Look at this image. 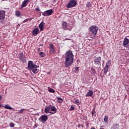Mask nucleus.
<instances>
[{
    "mask_svg": "<svg viewBox=\"0 0 129 129\" xmlns=\"http://www.w3.org/2000/svg\"><path fill=\"white\" fill-rule=\"evenodd\" d=\"M64 66L66 68L70 67L72 64H73V61H74V55L72 51H67L64 54Z\"/></svg>",
    "mask_w": 129,
    "mask_h": 129,
    "instance_id": "f257e3e1",
    "label": "nucleus"
},
{
    "mask_svg": "<svg viewBox=\"0 0 129 129\" xmlns=\"http://www.w3.org/2000/svg\"><path fill=\"white\" fill-rule=\"evenodd\" d=\"M27 67L30 70H31V71L33 72V73H34V74H37V73L39 72V70L37 69L38 67V66L34 63L32 60H29L28 61Z\"/></svg>",
    "mask_w": 129,
    "mask_h": 129,
    "instance_id": "f03ea898",
    "label": "nucleus"
},
{
    "mask_svg": "<svg viewBox=\"0 0 129 129\" xmlns=\"http://www.w3.org/2000/svg\"><path fill=\"white\" fill-rule=\"evenodd\" d=\"M89 31H90V32L92 33V37L91 38H92V39H94V37L96 36V34H97V31H98V27L95 25L91 26L89 28Z\"/></svg>",
    "mask_w": 129,
    "mask_h": 129,
    "instance_id": "7ed1b4c3",
    "label": "nucleus"
},
{
    "mask_svg": "<svg viewBox=\"0 0 129 129\" xmlns=\"http://www.w3.org/2000/svg\"><path fill=\"white\" fill-rule=\"evenodd\" d=\"M77 5V3L75 0H71L69 2L68 4H67V9H72V8H74Z\"/></svg>",
    "mask_w": 129,
    "mask_h": 129,
    "instance_id": "20e7f679",
    "label": "nucleus"
},
{
    "mask_svg": "<svg viewBox=\"0 0 129 129\" xmlns=\"http://www.w3.org/2000/svg\"><path fill=\"white\" fill-rule=\"evenodd\" d=\"M122 45L124 48H126L127 51H129V40L127 38H125L123 41Z\"/></svg>",
    "mask_w": 129,
    "mask_h": 129,
    "instance_id": "39448f33",
    "label": "nucleus"
},
{
    "mask_svg": "<svg viewBox=\"0 0 129 129\" xmlns=\"http://www.w3.org/2000/svg\"><path fill=\"white\" fill-rule=\"evenodd\" d=\"M19 61L22 62L23 63H25L26 62V56L22 52H20L18 55Z\"/></svg>",
    "mask_w": 129,
    "mask_h": 129,
    "instance_id": "423d86ee",
    "label": "nucleus"
},
{
    "mask_svg": "<svg viewBox=\"0 0 129 129\" xmlns=\"http://www.w3.org/2000/svg\"><path fill=\"white\" fill-rule=\"evenodd\" d=\"M94 63L96 66L101 65V57L98 56L94 59Z\"/></svg>",
    "mask_w": 129,
    "mask_h": 129,
    "instance_id": "0eeeda50",
    "label": "nucleus"
},
{
    "mask_svg": "<svg viewBox=\"0 0 129 129\" xmlns=\"http://www.w3.org/2000/svg\"><path fill=\"white\" fill-rule=\"evenodd\" d=\"M53 14V10L52 9L47 10L42 13L43 16L44 17H48V16H51Z\"/></svg>",
    "mask_w": 129,
    "mask_h": 129,
    "instance_id": "6e6552de",
    "label": "nucleus"
},
{
    "mask_svg": "<svg viewBox=\"0 0 129 129\" xmlns=\"http://www.w3.org/2000/svg\"><path fill=\"white\" fill-rule=\"evenodd\" d=\"M6 18V11L0 10V21H4Z\"/></svg>",
    "mask_w": 129,
    "mask_h": 129,
    "instance_id": "1a4fd4ad",
    "label": "nucleus"
},
{
    "mask_svg": "<svg viewBox=\"0 0 129 129\" xmlns=\"http://www.w3.org/2000/svg\"><path fill=\"white\" fill-rule=\"evenodd\" d=\"M40 33V30H39V28H35L32 30V34L33 35V36H37L38 34Z\"/></svg>",
    "mask_w": 129,
    "mask_h": 129,
    "instance_id": "9d476101",
    "label": "nucleus"
},
{
    "mask_svg": "<svg viewBox=\"0 0 129 129\" xmlns=\"http://www.w3.org/2000/svg\"><path fill=\"white\" fill-rule=\"evenodd\" d=\"M30 2L31 0H24L21 5V8H25V7L28 6V4Z\"/></svg>",
    "mask_w": 129,
    "mask_h": 129,
    "instance_id": "9b49d317",
    "label": "nucleus"
},
{
    "mask_svg": "<svg viewBox=\"0 0 129 129\" xmlns=\"http://www.w3.org/2000/svg\"><path fill=\"white\" fill-rule=\"evenodd\" d=\"M40 118H41V121L43 123H44V122L47 121V120H48V116H47V115H42L40 117Z\"/></svg>",
    "mask_w": 129,
    "mask_h": 129,
    "instance_id": "f8f14e48",
    "label": "nucleus"
},
{
    "mask_svg": "<svg viewBox=\"0 0 129 129\" xmlns=\"http://www.w3.org/2000/svg\"><path fill=\"white\" fill-rule=\"evenodd\" d=\"M50 110L51 111L54 112H51V114H54V113H56V112H57V109L56 108V107H55L54 106L51 105Z\"/></svg>",
    "mask_w": 129,
    "mask_h": 129,
    "instance_id": "ddd939ff",
    "label": "nucleus"
},
{
    "mask_svg": "<svg viewBox=\"0 0 129 129\" xmlns=\"http://www.w3.org/2000/svg\"><path fill=\"white\" fill-rule=\"evenodd\" d=\"M45 26V23L44 22H42L41 23H40L39 25V28L40 29V32H42V31L44 30V26Z\"/></svg>",
    "mask_w": 129,
    "mask_h": 129,
    "instance_id": "4468645a",
    "label": "nucleus"
},
{
    "mask_svg": "<svg viewBox=\"0 0 129 129\" xmlns=\"http://www.w3.org/2000/svg\"><path fill=\"white\" fill-rule=\"evenodd\" d=\"M119 124L113 123L111 126L110 129H119Z\"/></svg>",
    "mask_w": 129,
    "mask_h": 129,
    "instance_id": "2eb2a0df",
    "label": "nucleus"
},
{
    "mask_svg": "<svg viewBox=\"0 0 129 129\" xmlns=\"http://www.w3.org/2000/svg\"><path fill=\"white\" fill-rule=\"evenodd\" d=\"M50 110H51V105H49L48 107H46L45 108L44 112L45 113H51Z\"/></svg>",
    "mask_w": 129,
    "mask_h": 129,
    "instance_id": "dca6fc26",
    "label": "nucleus"
},
{
    "mask_svg": "<svg viewBox=\"0 0 129 129\" xmlns=\"http://www.w3.org/2000/svg\"><path fill=\"white\" fill-rule=\"evenodd\" d=\"M96 108V106H94L93 107V109L92 110L91 113L92 116H96V111H95V109Z\"/></svg>",
    "mask_w": 129,
    "mask_h": 129,
    "instance_id": "f3484780",
    "label": "nucleus"
},
{
    "mask_svg": "<svg viewBox=\"0 0 129 129\" xmlns=\"http://www.w3.org/2000/svg\"><path fill=\"white\" fill-rule=\"evenodd\" d=\"M93 95V91H92V90H89L88 92L86 94V96H87V97H91V96H92Z\"/></svg>",
    "mask_w": 129,
    "mask_h": 129,
    "instance_id": "a211bd4d",
    "label": "nucleus"
},
{
    "mask_svg": "<svg viewBox=\"0 0 129 129\" xmlns=\"http://www.w3.org/2000/svg\"><path fill=\"white\" fill-rule=\"evenodd\" d=\"M67 22L63 21L62 23V28L63 30H67Z\"/></svg>",
    "mask_w": 129,
    "mask_h": 129,
    "instance_id": "6ab92c4d",
    "label": "nucleus"
},
{
    "mask_svg": "<svg viewBox=\"0 0 129 129\" xmlns=\"http://www.w3.org/2000/svg\"><path fill=\"white\" fill-rule=\"evenodd\" d=\"M39 55L40 58H45L46 57V53L42 51L40 52Z\"/></svg>",
    "mask_w": 129,
    "mask_h": 129,
    "instance_id": "aec40b11",
    "label": "nucleus"
},
{
    "mask_svg": "<svg viewBox=\"0 0 129 129\" xmlns=\"http://www.w3.org/2000/svg\"><path fill=\"white\" fill-rule=\"evenodd\" d=\"M50 50L51 53H55V48H54V45L52 44H50Z\"/></svg>",
    "mask_w": 129,
    "mask_h": 129,
    "instance_id": "412c9836",
    "label": "nucleus"
},
{
    "mask_svg": "<svg viewBox=\"0 0 129 129\" xmlns=\"http://www.w3.org/2000/svg\"><path fill=\"white\" fill-rule=\"evenodd\" d=\"M3 107H5L6 109H10V110H12L13 109V107H11L9 104H6L5 106H3Z\"/></svg>",
    "mask_w": 129,
    "mask_h": 129,
    "instance_id": "4be33fe9",
    "label": "nucleus"
},
{
    "mask_svg": "<svg viewBox=\"0 0 129 129\" xmlns=\"http://www.w3.org/2000/svg\"><path fill=\"white\" fill-rule=\"evenodd\" d=\"M58 103H62L63 102V99L60 97H57Z\"/></svg>",
    "mask_w": 129,
    "mask_h": 129,
    "instance_id": "5701e85b",
    "label": "nucleus"
},
{
    "mask_svg": "<svg viewBox=\"0 0 129 129\" xmlns=\"http://www.w3.org/2000/svg\"><path fill=\"white\" fill-rule=\"evenodd\" d=\"M109 68V67H106V66H105L104 69V73L107 74V72L108 71Z\"/></svg>",
    "mask_w": 129,
    "mask_h": 129,
    "instance_id": "b1692460",
    "label": "nucleus"
},
{
    "mask_svg": "<svg viewBox=\"0 0 129 129\" xmlns=\"http://www.w3.org/2000/svg\"><path fill=\"white\" fill-rule=\"evenodd\" d=\"M25 110H28V109H26L25 108H22L21 110H19V111L18 112V113H25Z\"/></svg>",
    "mask_w": 129,
    "mask_h": 129,
    "instance_id": "393cba45",
    "label": "nucleus"
},
{
    "mask_svg": "<svg viewBox=\"0 0 129 129\" xmlns=\"http://www.w3.org/2000/svg\"><path fill=\"white\" fill-rule=\"evenodd\" d=\"M15 15L16 16V17H21V12H20L19 11H16L15 12Z\"/></svg>",
    "mask_w": 129,
    "mask_h": 129,
    "instance_id": "a878e982",
    "label": "nucleus"
},
{
    "mask_svg": "<svg viewBox=\"0 0 129 129\" xmlns=\"http://www.w3.org/2000/svg\"><path fill=\"white\" fill-rule=\"evenodd\" d=\"M111 64V60H108V61H107V62L106 63V66L107 67H109V66H110Z\"/></svg>",
    "mask_w": 129,
    "mask_h": 129,
    "instance_id": "bb28decb",
    "label": "nucleus"
},
{
    "mask_svg": "<svg viewBox=\"0 0 129 129\" xmlns=\"http://www.w3.org/2000/svg\"><path fill=\"white\" fill-rule=\"evenodd\" d=\"M86 7L87 8H88V9H89V8H91V7H92V5L90 3V2H88L86 4Z\"/></svg>",
    "mask_w": 129,
    "mask_h": 129,
    "instance_id": "cd10ccee",
    "label": "nucleus"
},
{
    "mask_svg": "<svg viewBox=\"0 0 129 129\" xmlns=\"http://www.w3.org/2000/svg\"><path fill=\"white\" fill-rule=\"evenodd\" d=\"M91 73H92L93 75L95 74L96 73V72L95 71V70L93 68L91 69Z\"/></svg>",
    "mask_w": 129,
    "mask_h": 129,
    "instance_id": "c85d7f7f",
    "label": "nucleus"
},
{
    "mask_svg": "<svg viewBox=\"0 0 129 129\" xmlns=\"http://www.w3.org/2000/svg\"><path fill=\"white\" fill-rule=\"evenodd\" d=\"M104 120L105 122H107V121H108V116L107 115L104 116Z\"/></svg>",
    "mask_w": 129,
    "mask_h": 129,
    "instance_id": "c756f323",
    "label": "nucleus"
},
{
    "mask_svg": "<svg viewBox=\"0 0 129 129\" xmlns=\"http://www.w3.org/2000/svg\"><path fill=\"white\" fill-rule=\"evenodd\" d=\"M74 72L75 73H78V72H79V68L76 67L74 70Z\"/></svg>",
    "mask_w": 129,
    "mask_h": 129,
    "instance_id": "7c9ffc66",
    "label": "nucleus"
},
{
    "mask_svg": "<svg viewBox=\"0 0 129 129\" xmlns=\"http://www.w3.org/2000/svg\"><path fill=\"white\" fill-rule=\"evenodd\" d=\"M49 92H50V93H55V90L52 89V88H50L48 90Z\"/></svg>",
    "mask_w": 129,
    "mask_h": 129,
    "instance_id": "2f4dec72",
    "label": "nucleus"
},
{
    "mask_svg": "<svg viewBox=\"0 0 129 129\" xmlns=\"http://www.w3.org/2000/svg\"><path fill=\"white\" fill-rule=\"evenodd\" d=\"M32 18L26 19L23 21V23H27V22H28V21H32Z\"/></svg>",
    "mask_w": 129,
    "mask_h": 129,
    "instance_id": "473e14b6",
    "label": "nucleus"
},
{
    "mask_svg": "<svg viewBox=\"0 0 129 129\" xmlns=\"http://www.w3.org/2000/svg\"><path fill=\"white\" fill-rule=\"evenodd\" d=\"M75 103L76 104H77V105H79V104H80V101H79V99H77L76 100V101L75 102Z\"/></svg>",
    "mask_w": 129,
    "mask_h": 129,
    "instance_id": "72a5a7b5",
    "label": "nucleus"
},
{
    "mask_svg": "<svg viewBox=\"0 0 129 129\" xmlns=\"http://www.w3.org/2000/svg\"><path fill=\"white\" fill-rule=\"evenodd\" d=\"M15 126V123L11 122L10 123V127H14Z\"/></svg>",
    "mask_w": 129,
    "mask_h": 129,
    "instance_id": "f704fd0d",
    "label": "nucleus"
},
{
    "mask_svg": "<svg viewBox=\"0 0 129 129\" xmlns=\"http://www.w3.org/2000/svg\"><path fill=\"white\" fill-rule=\"evenodd\" d=\"M75 109V107L73 106H71V108H70V110H74Z\"/></svg>",
    "mask_w": 129,
    "mask_h": 129,
    "instance_id": "c9c22d12",
    "label": "nucleus"
},
{
    "mask_svg": "<svg viewBox=\"0 0 129 129\" xmlns=\"http://www.w3.org/2000/svg\"><path fill=\"white\" fill-rule=\"evenodd\" d=\"M35 11H36V12H41V10H40L39 7H38L37 8H35Z\"/></svg>",
    "mask_w": 129,
    "mask_h": 129,
    "instance_id": "e433bc0d",
    "label": "nucleus"
},
{
    "mask_svg": "<svg viewBox=\"0 0 129 129\" xmlns=\"http://www.w3.org/2000/svg\"><path fill=\"white\" fill-rule=\"evenodd\" d=\"M37 124H35L33 126V128H36V127H37Z\"/></svg>",
    "mask_w": 129,
    "mask_h": 129,
    "instance_id": "4c0bfd02",
    "label": "nucleus"
},
{
    "mask_svg": "<svg viewBox=\"0 0 129 129\" xmlns=\"http://www.w3.org/2000/svg\"><path fill=\"white\" fill-rule=\"evenodd\" d=\"M3 98V96H2V95L0 94V100H2Z\"/></svg>",
    "mask_w": 129,
    "mask_h": 129,
    "instance_id": "58836bf2",
    "label": "nucleus"
},
{
    "mask_svg": "<svg viewBox=\"0 0 129 129\" xmlns=\"http://www.w3.org/2000/svg\"><path fill=\"white\" fill-rule=\"evenodd\" d=\"M80 126H81V125H80V124H78V127L80 128Z\"/></svg>",
    "mask_w": 129,
    "mask_h": 129,
    "instance_id": "ea45409f",
    "label": "nucleus"
},
{
    "mask_svg": "<svg viewBox=\"0 0 129 129\" xmlns=\"http://www.w3.org/2000/svg\"><path fill=\"white\" fill-rule=\"evenodd\" d=\"M81 126H82V128L84 127V125H83V124H81Z\"/></svg>",
    "mask_w": 129,
    "mask_h": 129,
    "instance_id": "a19ab883",
    "label": "nucleus"
},
{
    "mask_svg": "<svg viewBox=\"0 0 129 129\" xmlns=\"http://www.w3.org/2000/svg\"><path fill=\"white\" fill-rule=\"evenodd\" d=\"M87 119V117L86 116V117H85V120H86Z\"/></svg>",
    "mask_w": 129,
    "mask_h": 129,
    "instance_id": "79ce46f5",
    "label": "nucleus"
},
{
    "mask_svg": "<svg viewBox=\"0 0 129 129\" xmlns=\"http://www.w3.org/2000/svg\"><path fill=\"white\" fill-rule=\"evenodd\" d=\"M37 51H38V52H39L40 51V48H38Z\"/></svg>",
    "mask_w": 129,
    "mask_h": 129,
    "instance_id": "37998d69",
    "label": "nucleus"
},
{
    "mask_svg": "<svg viewBox=\"0 0 129 129\" xmlns=\"http://www.w3.org/2000/svg\"><path fill=\"white\" fill-rule=\"evenodd\" d=\"M2 104H0V108H2Z\"/></svg>",
    "mask_w": 129,
    "mask_h": 129,
    "instance_id": "c03bdc74",
    "label": "nucleus"
},
{
    "mask_svg": "<svg viewBox=\"0 0 129 129\" xmlns=\"http://www.w3.org/2000/svg\"><path fill=\"white\" fill-rule=\"evenodd\" d=\"M55 1H57V0H54V2H55Z\"/></svg>",
    "mask_w": 129,
    "mask_h": 129,
    "instance_id": "a18cd8bd",
    "label": "nucleus"
},
{
    "mask_svg": "<svg viewBox=\"0 0 129 129\" xmlns=\"http://www.w3.org/2000/svg\"><path fill=\"white\" fill-rule=\"evenodd\" d=\"M19 26H20V24H18Z\"/></svg>",
    "mask_w": 129,
    "mask_h": 129,
    "instance_id": "49530a36",
    "label": "nucleus"
}]
</instances>
